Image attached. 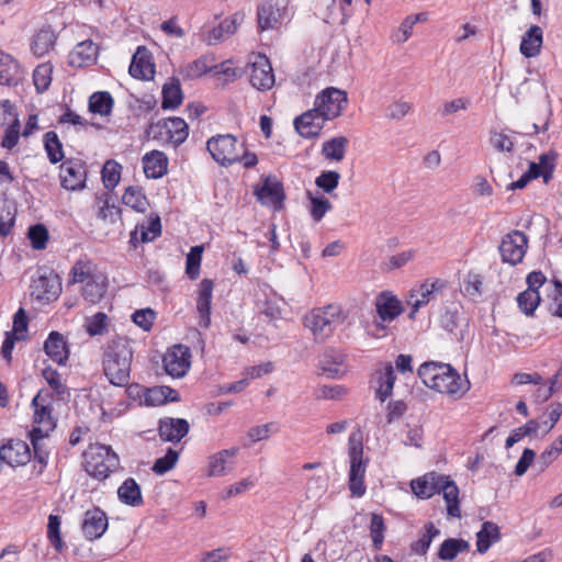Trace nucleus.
Wrapping results in <instances>:
<instances>
[{"label":"nucleus","instance_id":"1","mask_svg":"<svg viewBox=\"0 0 562 562\" xmlns=\"http://www.w3.org/2000/svg\"><path fill=\"white\" fill-rule=\"evenodd\" d=\"M417 373L427 387L449 396L460 398L469 390V382L449 363L424 362Z\"/></svg>","mask_w":562,"mask_h":562},{"label":"nucleus","instance_id":"2","mask_svg":"<svg viewBox=\"0 0 562 562\" xmlns=\"http://www.w3.org/2000/svg\"><path fill=\"white\" fill-rule=\"evenodd\" d=\"M133 349L124 337L108 341L103 350V372L111 384L125 386L130 383Z\"/></svg>","mask_w":562,"mask_h":562},{"label":"nucleus","instance_id":"3","mask_svg":"<svg viewBox=\"0 0 562 562\" xmlns=\"http://www.w3.org/2000/svg\"><path fill=\"white\" fill-rule=\"evenodd\" d=\"M345 321L346 315L340 306L327 305L310 312L304 318V325L312 331L316 340L324 341Z\"/></svg>","mask_w":562,"mask_h":562},{"label":"nucleus","instance_id":"4","mask_svg":"<svg viewBox=\"0 0 562 562\" xmlns=\"http://www.w3.org/2000/svg\"><path fill=\"white\" fill-rule=\"evenodd\" d=\"M348 456L350 462L349 490L352 496L361 497L366 493L364 475L369 460L363 457L362 434L352 431L348 439Z\"/></svg>","mask_w":562,"mask_h":562},{"label":"nucleus","instance_id":"5","mask_svg":"<svg viewBox=\"0 0 562 562\" xmlns=\"http://www.w3.org/2000/svg\"><path fill=\"white\" fill-rule=\"evenodd\" d=\"M119 457L110 446L99 445L87 453V472L102 481L119 467Z\"/></svg>","mask_w":562,"mask_h":562},{"label":"nucleus","instance_id":"6","mask_svg":"<svg viewBox=\"0 0 562 562\" xmlns=\"http://www.w3.org/2000/svg\"><path fill=\"white\" fill-rule=\"evenodd\" d=\"M148 135L177 147L188 138L189 126L181 117H169L162 123L151 124Z\"/></svg>","mask_w":562,"mask_h":562},{"label":"nucleus","instance_id":"7","mask_svg":"<svg viewBox=\"0 0 562 562\" xmlns=\"http://www.w3.org/2000/svg\"><path fill=\"white\" fill-rule=\"evenodd\" d=\"M347 104V93L340 89L329 87L316 95L314 108L326 121H330L338 117Z\"/></svg>","mask_w":562,"mask_h":562},{"label":"nucleus","instance_id":"8","mask_svg":"<svg viewBox=\"0 0 562 562\" xmlns=\"http://www.w3.org/2000/svg\"><path fill=\"white\" fill-rule=\"evenodd\" d=\"M528 249V237L525 233L514 229L501 240L498 251L503 263L517 266L522 262Z\"/></svg>","mask_w":562,"mask_h":562},{"label":"nucleus","instance_id":"9","mask_svg":"<svg viewBox=\"0 0 562 562\" xmlns=\"http://www.w3.org/2000/svg\"><path fill=\"white\" fill-rule=\"evenodd\" d=\"M237 146V138L231 134L214 136L206 143V148L213 159L223 166L239 161V150Z\"/></svg>","mask_w":562,"mask_h":562},{"label":"nucleus","instance_id":"10","mask_svg":"<svg viewBox=\"0 0 562 562\" xmlns=\"http://www.w3.org/2000/svg\"><path fill=\"white\" fill-rule=\"evenodd\" d=\"M32 296L37 301L56 300L61 292V283L57 273L52 269H41L32 281Z\"/></svg>","mask_w":562,"mask_h":562},{"label":"nucleus","instance_id":"11","mask_svg":"<svg viewBox=\"0 0 562 562\" xmlns=\"http://www.w3.org/2000/svg\"><path fill=\"white\" fill-rule=\"evenodd\" d=\"M249 80L259 91L270 90L274 85V75L268 57L263 54H252L249 58Z\"/></svg>","mask_w":562,"mask_h":562},{"label":"nucleus","instance_id":"12","mask_svg":"<svg viewBox=\"0 0 562 562\" xmlns=\"http://www.w3.org/2000/svg\"><path fill=\"white\" fill-rule=\"evenodd\" d=\"M446 282L440 279L426 280L417 288L409 292L407 303L412 306L409 318H415V314L419 308L435 300L445 288Z\"/></svg>","mask_w":562,"mask_h":562},{"label":"nucleus","instance_id":"13","mask_svg":"<svg viewBox=\"0 0 562 562\" xmlns=\"http://www.w3.org/2000/svg\"><path fill=\"white\" fill-rule=\"evenodd\" d=\"M191 352L183 345H176L170 348L162 358L166 373L172 378H182L190 369Z\"/></svg>","mask_w":562,"mask_h":562},{"label":"nucleus","instance_id":"14","mask_svg":"<svg viewBox=\"0 0 562 562\" xmlns=\"http://www.w3.org/2000/svg\"><path fill=\"white\" fill-rule=\"evenodd\" d=\"M46 396H48V393L44 394L43 391H40L32 400V406L34 407V423L36 426L30 434H34V436H48V434L55 428L52 409L45 398Z\"/></svg>","mask_w":562,"mask_h":562},{"label":"nucleus","instance_id":"15","mask_svg":"<svg viewBox=\"0 0 562 562\" xmlns=\"http://www.w3.org/2000/svg\"><path fill=\"white\" fill-rule=\"evenodd\" d=\"M326 120L313 108L294 119L295 131L305 138L317 137L324 127Z\"/></svg>","mask_w":562,"mask_h":562},{"label":"nucleus","instance_id":"16","mask_svg":"<svg viewBox=\"0 0 562 562\" xmlns=\"http://www.w3.org/2000/svg\"><path fill=\"white\" fill-rule=\"evenodd\" d=\"M0 449L4 462L10 467L25 465L31 460V449L24 440L9 439Z\"/></svg>","mask_w":562,"mask_h":562},{"label":"nucleus","instance_id":"17","mask_svg":"<svg viewBox=\"0 0 562 562\" xmlns=\"http://www.w3.org/2000/svg\"><path fill=\"white\" fill-rule=\"evenodd\" d=\"M81 529L85 537L89 540L102 537L108 529L106 514L98 507L87 510L85 513Z\"/></svg>","mask_w":562,"mask_h":562},{"label":"nucleus","instance_id":"18","mask_svg":"<svg viewBox=\"0 0 562 562\" xmlns=\"http://www.w3.org/2000/svg\"><path fill=\"white\" fill-rule=\"evenodd\" d=\"M99 47L91 40L78 43L69 53V65L76 68L88 67L97 63Z\"/></svg>","mask_w":562,"mask_h":562},{"label":"nucleus","instance_id":"19","mask_svg":"<svg viewBox=\"0 0 562 562\" xmlns=\"http://www.w3.org/2000/svg\"><path fill=\"white\" fill-rule=\"evenodd\" d=\"M86 176V168L80 162L66 160L60 166L61 186L67 190H78L83 188Z\"/></svg>","mask_w":562,"mask_h":562},{"label":"nucleus","instance_id":"20","mask_svg":"<svg viewBox=\"0 0 562 562\" xmlns=\"http://www.w3.org/2000/svg\"><path fill=\"white\" fill-rule=\"evenodd\" d=\"M346 357L342 351L334 348L326 349L319 360L322 372L331 379H337L346 373Z\"/></svg>","mask_w":562,"mask_h":562},{"label":"nucleus","instance_id":"21","mask_svg":"<svg viewBox=\"0 0 562 562\" xmlns=\"http://www.w3.org/2000/svg\"><path fill=\"white\" fill-rule=\"evenodd\" d=\"M128 71L130 75L136 79L149 80L154 77L155 68L151 63V55L146 47H137L133 55Z\"/></svg>","mask_w":562,"mask_h":562},{"label":"nucleus","instance_id":"22","mask_svg":"<svg viewBox=\"0 0 562 562\" xmlns=\"http://www.w3.org/2000/svg\"><path fill=\"white\" fill-rule=\"evenodd\" d=\"M238 448L224 449L213 453L207 460V476H224L233 470L234 462L231 461L237 453Z\"/></svg>","mask_w":562,"mask_h":562},{"label":"nucleus","instance_id":"23","mask_svg":"<svg viewBox=\"0 0 562 562\" xmlns=\"http://www.w3.org/2000/svg\"><path fill=\"white\" fill-rule=\"evenodd\" d=\"M190 425L183 418L165 417L159 420L158 432L164 441L179 442L189 432Z\"/></svg>","mask_w":562,"mask_h":562},{"label":"nucleus","instance_id":"24","mask_svg":"<svg viewBox=\"0 0 562 562\" xmlns=\"http://www.w3.org/2000/svg\"><path fill=\"white\" fill-rule=\"evenodd\" d=\"M213 281L203 279L200 283L196 299V312L199 314V325L209 328L211 325V303L213 293Z\"/></svg>","mask_w":562,"mask_h":562},{"label":"nucleus","instance_id":"25","mask_svg":"<svg viewBox=\"0 0 562 562\" xmlns=\"http://www.w3.org/2000/svg\"><path fill=\"white\" fill-rule=\"evenodd\" d=\"M255 195L261 204L276 210L281 209L284 199L282 184L269 178L265 180L261 188L255 189Z\"/></svg>","mask_w":562,"mask_h":562},{"label":"nucleus","instance_id":"26","mask_svg":"<svg viewBox=\"0 0 562 562\" xmlns=\"http://www.w3.org/2000/svg\"><path fill=\"white\" fill-rule=\"evenodd\" d=\"M443 480V475L430 472L422 477L413 480L411 487L413 493L419 498H430L439 493V486Z\"/></svg>","mask_w":562,"mask_h":562},{"label":"nucleus","instance_id":"27","mask_svg":"<svg viewBox=\"0 0 562 562\" xmlns=\"http://www.w3.org/2000/svg\"><path fill=\"white\" fill-rule=\"evenodd\" d=\"M258 25L265 31L276 27L284 15V8H281L279 2L272 0L262 3L258 8Z\"/></svg>","mask_w":562,"mask_h":562},{"label":"nucleus","instance_id":"28","mask_svg":"<svg viewBox=\"0 0 562 562\" xmlns=\"http://www.w3.org/2000/svg\"><path fill=\"white\" fill-rule=\"evenodd\" d=\"M45 353L56 363L65 364L69 357L66 340L57 331H52L44 344Z\"/></svg>","mask_w":562,"mask_h":562},{"label":"nucleus","instance_id":"29","mask_svg":"<svg viewBox=\"0 0 562 562\" xmlns=\"http://www.w3.org/2000/svg\"><path fill=\"white\" fill-rule=\"evenodd\" d=\"M375 307L383 322H392L403 311L401 302L389 292H383L376 297Z\"/></svg>","mask_w":562,"mask_h":562},{"label":"nucleus","instance_id":"30","mask_svg":"<svg viewBox=\"0 0 562 562\" xmlns=\"http://www.w3.org/2000/svg\"><path fill=\"white\" fill-rule=\"evenodd\" d=\"M168 158L162 151L153 150L143 157V168L147 178L158 179L167 172Z\"/></svg>","mask_w":562,"mask_h":562},{"label":"nucleus","instance_id":"31","mask_svg":"<svg viewBox=\"0 0 562 562\" xmlns=\"http://www.w3.org/2000/svg\"><path fill=\"white\" fill-rule=\"evenodd\" d=\"M542 42V29L538 25H532L522 35L519 50L527 58L536 57L540 54Z\"/></svg>","mask_w":562,"mask_h":562},{"label":"nucleus","instance_id":"32","mask_svg":"<svg viewBox=\"0 0 562 562\" xmlns=\"http://www.w3.org/2000/svg\"><path fill=\"white\" fill-rule=\"evenodd\" d=\"M161 234V224L158 216L149 218L147 223H142L131 233L130 243L136 247L138 241L147 243L154 240Z\"/></svg>","mask_w":562,"mask_h":562},{"label":"nucleus","instance_id":"33","mask_svg":"<svg viewBox=\"0 0 562 562\" xmlns=\"http://www.w3.org/2000/svg\"><path fill=\"white\" fill-rule=\"evenodd\" d=\"M442 494L443 499L447 504V514L450 517H460L461 510L459 506V488L457 484L443 475V480L439 486V493Z\"/></svg>","mask_w":562,"mask_h":562},{"label":"nucleus","instance_id":"34","mask_svg":"<svg viewBox=\"0 0 562 562\" xmlns=\"http://www.w3.org/2000/svg\"><path fill=\"white\" fill-rule=\"evenodd\" d=\"M56 38L55 32L49 26L40 29L31 43L33 54L36 57H43L48 54L54 48Z\"/></svg>","mask_w":562,"mask_h":562},{"label":"nucleus","instance_id":"35","mask_svg":"<svg viewBox=\"0 0 562 562\" xmlns=\"http://www.w3.org/2000/svg\"><path fill=\"white\" fill-rule=\"evenodd\" d=\"M243 16L239 13H235L232 18L225 19L218 26L214 27L209 32L205 37V42L209 45H215L225 37L234 34L241 22Z\"/></svg>","mask_w":562,"mask_h":562},{"label":"nucleus","instance_id":"36","mask_svg":"<svg viewBox=\"0 0 562 562\" xmlns=\"http://www.w3.org/2000/svg\"><path fill=\"white\" fill-rule=\"evenodd\" d=\"M501 531L496 524L485 521L481 530L476 533V550L479 553H485L490 547L499 541Z\"/></svg>","mask_w":562,"mask_h":562},{"label":"nucleus","instance_id":"37","mask_svg":"<svg viewBox=\"0 0 562 562\" xmlns=\"http://www.w3.org/2000/svg\"><path fill=\"white\" fill-rule=\"evenodd\" d=\"M214 58L212 56H201L198 59L188 63L181 68V74L184 78L194 79L202 75L217 69V65H214Z\"/></svg>","mask_w":562,"mask_h":562},{"label":"nucleus","instance_id":"38","mask_svg":"<svg viewBox=\"0 0 562 562\" xmlns=\"http://www.w3.org/2000/svg\"><path fill=\"white\" fill-rule=\"evenodd\" d=\"M119 499L126 505L136 507L143 504L140 486L137 482L128 477L126 479L117 490Z\"/></svg>","mask_w":562,"mask_h":562},{"label":"nucleus","instance_id":"39","mask_svg":"<svg viewBox=\"0 0 562 562\" xmlns=\"http://www.w3.org/2000/svg\"><path fill=\"white\" fill-rule=\"evenodd\" d=\"M376 375L379 386L376 389L375 395L381 402H384L387 397L392 395V391L396 380L392 364H385L382 370L376 372Z\"/></svg>","mask_w":562,"mask_h":562},{"label":"nucleus","instance_id":"40","mask_svg":"<svg viewBox=\"0 0 562 562\" xmlns=\"http://www.w3.org/2000/svg\"><path fill=\"white\" fill-rule=\"evenodd\" d=\"M348 146V138L345 136H337L326 140L322 146V155L327 160L341 161L345 158L346 149Z\"/></svg>","mask_w":562,"mask_h":562},{"label":"nucleus","instance_id":"41","mask_svg":"<svg viewBox=\"0 0 562 562\" xmlns=\"http://www.w3.org/2000/svg\"><path fill=\"white\" fill-rule=\"evenodd\" d=\"M19 75V64L9 54L0 50V85L13 83Z\"/></svg>","mask_w":562,"mask_h":562},{"label":"nucleus","instance_id":"42","mask_svg":"<svg viewBox=\"0 0 562 562\" xmlns=\"http://www.w3.org/2000/svg\"><path fill=\"white\" fill-rule=\"evenodd\" d=\"M114 101L108 91L94 92L89 98V111L102 116L109 115Z\"/></svg>","mask_w":562,"mask_h":562},{"label":"nucleus","instance_id":"43","mask_svg":"<svg viewBox=\"0 0 562 562\" xmlns=\"http://www.w3.org/2000/svg\"><path fill=\"white\" fill-rule=\"evenodd\" d=\"M470 544L463 539L449 538L445 540L438 551V557L445 561H452L456 557L464 551H468Z\"/></svg>","mask_w":562,"mask_h":562},{"label":"nucleus","instance_id":"44","mask_svg":"<svg viewBox=\"0 0 562 562\" xmlns=\"http://www.w3.org/2000/svg\"><path fill=\"white\" fill-rule=\"evenodd\" d=\"M122 201L126 206L139 213H144L148 206V200L139 187H127L122 196Z\"/></svg>","mask_w":562,"mask_h":562},{"label":"nucleus","instance_id":"45","mask_svg":"<svg viewBox=\"0 0 562 562\" xmlns=\"http://www.w3.org/2000/svg\"><path fill=\"white\" fill-rule=\"evenodd\" d=\"M183 95L178 80H172L166 83L162 88V102L161 106L165 110H173L182 102Z\"/></svg>","mask_w":562,"mask_h":562},{"label":"nucleus","instance_id":"46","mask_svg":"<svg viewBox=\"0 0 562 562\" xmlns=\"http://www.w3.org/2000/svg\"><path fill=\"white\" fill-rule=\"evenodd\" d=\"M104 291V278L102 276H97L85 283L82 288V296L90 303H97L102 299Z\"/></svg>","mask_w":562,"mask_h":562},{"label":"nucleus","instance_id":"47","mask_svg":"<svg viewBox=\"0 0 562 562\" xmlns=\"http://www.w3.org/2000/svg\"><path fill=\"white\" fill-rule=\"evenodd\" d=\"M464 318L460 315V313L454 310H447L441 316V326L449 334L453 335L457 339H462V329L461 325L463 324Z\"/></svg>","mask_w":562,"mask_h":562},{"label":"nucleus","instance_id":"48","mask_svg":"<svg viewBox=\"0 0 562 562\" xmlns=\"http://www.w3.org/2000/svg\"><path fill=\"white\" fill-rule=\"evenodd\" d=\"M516 301L519 310L525 315L531 316L539 306L541 297L537 291L525 290L517 295Z\"/></svg>","mask_w":562,"mask_h":562},{"label":"nucleus","instance_id":"49","mask_svg":"<svg viewBox=\"0 0 562 562\" xmlns=\"http://www.w3.org/2000/svg\"><path fill=\"white\" fill-rule=\"evenodd\" d=\"M44 147L52 164H57L64 158L63 145L58 135L50 131L44 136Z\"/></svg>","mask_w":562,"mask_h":562},{"label":"nucleus","instance_id":"50","mask_svg":"<svg viewBox=\"0 0 562 562\" xmlns=\"http://www.w3.org/2000/svg\"><path fill=\"white\" fill-rule=\"evenodd\" d=\"M490 143L497 151H503L510 155L515 151L516 142L514 136L504 132H491Z\"/></svg>","mask_w":562,"mask_h":562},{"label":"nucleus","instance_id":"51","mask_svg":"<svg viewBox=\"0 0 562 562\" xmlns=\"http://www.w3.org/2000/svg\"><path fill=\"white\" fill-rule=\"evenodd\" d=\"M53 66L49 63L38 65L33 72V81L38 92L48 89L52 81Z\"/></svg>","mask_w":562,"mask_h":562},{"label":"nucleus","instance_id":"52","mask_svg":"<svg viewBox=\"0 0 562 562\" xmlns=\"http://www.w3.org/2000/svg\"><path fill=\"white\" fill-rule=\"evenodd\" d=\"M308 199L311 202L310 213L315 222H319L333 207L330 201L324 195L314 196L311 192H308Z\"/></svg>","mask_w":562,"mask_h":562},{"label":"nucleus","instance_id":"53","mask_svg":"<svg viewBox=\"0 0 562 562\" xmlns=\"http://www.w3.org/2000/svg\"><path fill=\"white\" fill-rule=\"evenodd\" d=\"M61 519L58 515L50 514L47 522V538L56 551L60 552L64 548V542L60 535Z\"/></svg>","mask_w":562,"mask_h":562},{"label":"nucleus","instance_id":"54","mask_svg":"<svg viewBox=\"0 0 562 562\" xmlns=\"http://www.w3.org/2000/svg\"><path fill=\"white\" fill-rule=\"evenodd\" d=\"M562 453V435L559 436L549 448H547L538 459L540 471L546 470Z\"/></svg>","mask_w":562,"mask_h":562},{"label":"nucleus","instance_id":"55","mask_svg":"<svg viewBox=\"0 0 562 562\" xmlns=\"http://www.w3.org/2000/svg\"><path fill=\"white\" fill-rule=\"evenodd\" d=\"M121 165L108 160L102 168V181L106 189H114L121 179Z\"/></svg>","mask_w":562,"mask_h":562},{"label":"nucleus","instance_id":"56","mask_svg":"<svg viewBox=\"0 0 562 562\" xmlns=\"http://www.w3.org/2000/svg\"><path fill=\"white\" fill-rule=\"evenodd\" d=\"M178 458V451L173 450L172 448H169L164 457L158 458L155 461L153 465V471L159 475L167 473L176 465Z\"/></svg>","mask_w":562,"mask_h":562},{"label":"nucleus","instance_id":"57","mask_svg":"<svg viewBox=\"0 0 562 562\" xmlns=\"http://www.w3.org/2000/svg\"><path fill=\"white\" fill-rule=\"evenodd\" d=\"M340 173L334 170L323 171L315 179V184L326 193H331L339 184Z\"/></svg>","mask_w":562,"mask_h":562},{"label":"nucleus","instance_id":"58","mask_svg":"<svg viewBox=\"0 0 562 562\" xmlns=\"http://www.w3.org/2000/svg\"><path fill=\"white\" fill-rule=\"evenodd\" d=\"M384 520L382 516L373 514L370 524V533L375 550H380L384 540Z\"/></svg>","mask_w":562,"mask_h":562},{"label":"nucleus","instance_id":"59","mask_svg":"<svg viewBox=\"0 0 562 562\" xmlns=\"http://www.w3.org/2000/svg\"><path fill=\"white\" fill-rule=\"evenodd\" d=\"M425 529L426 531L423 536L412 544V549L420 554H425L427 552L432 539L439 535V530L432 524L426 525Z\"/></svg>","mask_w":562,"mask_h":562},{"label":"nucleus","instance_id":"60","mask_svg":"<svg viewBox=\"0 0 562 562\" xmlns=\"http://www.w3.org/2000/svg\"><path fill=\"white\" fill-rule=\"evenodd\" d=\"M202 250L203 248L201 246H194L187 255L186 272L190 279H196L199 276Z\"/></svg>","mask_w":562,"mask_h":562},{"label":"nucleus","instance_id":"61","mask_svg":"<svg viewBox=\"0 0 562 562\" xmlns=\"http://www.w3.org/2000/svg\"><path fill=\"white\" fill-rule=\"evenodd\" d=\"M34 249H44L48 240V231L42 224L31 226L27 233Z\"/></svg>","mask_w":562,"mask_h":562},{"label":"nucleus","instance_id":"62","mask_svg":"<svg viewBox=\"0 0 562 562\" xmlns=\"http://www.w3.org/2000/svg\"><path fill=\"white\" fill-rule=\"evenodd\" d=\"M20 121L18 117H14V120L9 124L7 130L4 131V135L1 140V146L5 149L11 150L13 147L16 146L20 137Z\"/></svg>","mask_w":562,"mask_h":562},{"label":"nucleus","instance_id":"63","mask_svg":"<svg viewBox=\"0 0 562 562\" xmlns=\"http://www.w3.org/2000/svg\"><path fill=\"white\" fill-rule=\"evenodd\" d=\"M108 326V316L105 313L99 312L94 314L92 317L87 319V331L91 336L102 335L106 330Z\"/></svg>","mask_w":562,"mask_h":562},{"label":"nucleus","instance_id":"64","mask_svg":"<svg viewBox=\"0 0 562 562\" xmlns=\"http://www.w3.org/2000/svg\"><path fill=\"white\" fill-rule=\"evenodd\" d=\"M74 283H87L89 279H93L95 276L91 274V268L89 262L78 261L71 269Z\"/></svg>","mask_w":562,"mask_h":562}]
</instances>
